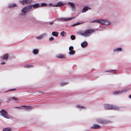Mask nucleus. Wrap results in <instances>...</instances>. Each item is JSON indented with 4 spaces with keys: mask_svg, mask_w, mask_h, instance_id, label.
Here are the masks:
<instances>
[{
    "mask_svg": "<svg viewBox=\"0 0 131 131\" xmlns=\"http://www.w3.org/2000/svg\"><path fill=\"white\" fill-rule=\"evenodd\" d=\"M46 5V4L45 3H42L41 4V6H45Z\"/></svg>",
    "mask_w": 131,
    "mask_h": 131,
    "instance_id": "39",
    "label": "nucleus"
},
{
    "mask_svg": "<svg viewBox=\"0 0 131 131\" xmlns=\"http://www.w3.org/2000/svg\"><path fill=\"white\" fill-rule=\"evenodd\" d=\"M32 7V5H30L28 6H25L21 10V11L22 13L24 15L30 10Z\"/></svg>",
    "mask_w": 131,
    "mask_h": 131,
    "instance_id": "3",
    "label": "nucleus"
},
{
    "mask_svg": "<svg viewBox=\"0 0 131 131\" xmlns=\"http://www.w3.org/2000/svg\"><path fill=\"white\" fill-rule=\"evenodd\" d=\"M13 100L14 101H19V100L16 97H11L8 99V100Z\"/></svg>",
    "mask_w": 131,
    "mask_h": 131,
    "instance_id": "15",
    "label": "nucleus"
},
{
    "mask_svg": "<svg viewBox=\"0 0 131 131\" xmlns=\"http://www.w3.org/2000/svg\"><path fill=\"white\" fill-rule=\"evenodd\" d=\"M58 32H57L53 31V32L52 33V35L53 36L56 37H57L58 36Z\"/></svg>",
    "mask_w": 131,
    "mask_h": 131,
    "instance_id": "20",
    "label": "nucleus"
},
{
    "mask_svg": "<svg viewBox=\"0 0 131 131\" xmlns=\"http://www.w3.org/2000/svg\"><path fill=\"white\" fill-rule=\"evenodd\" d=\"M17 5L16 4L14 3H9L8 5V7L9 8H11L12 7H16Z\"/></svg>",
    "mask_w": 131,
    "mask_h": 131,
    "instance_id": "9",
    "label": "nucleus"
},
{
    "mask_svg": "<svg viewBox=\"0 0 131 131\" xmlns=\"http://www.w3.org/2000/svg\"><path fill=\"white\" fill-rule=\"evenodd\" d=\"M49 5L50 6L52 5V4L50 3L49 4Z\"/></svg>",
    "mask_w": 131,
    "mask_h": 131,
    "instance_id": "45",
    "label": "nucleus"
},
{
    "mask_svg": "<svg viewBox=\"0 0 131 131\" xmlns=\"http://www.w3.org/2000/svg\"><path fill=\"white\" fill-rule=\"evenodd\" d=\"M122 51V48L120 47L114 49L113 50V51L114 52H119Z\"/></svg>",
    "mask_w": 131,
    "mask_h": 131,
    "instance_id": "11",
    "label": "nucleus"
},
{
    "mask_svg": "<svg viewBox=\"0 0 131 131\" xmlns=\"http://www.w3.org/2000/svg\"><path fill=\"white\" fill-rule=\"evenodd\" d=\"M129 97L130 99H131V94L129 96Z\"/></svg>",
    "mask_w": 131,
    "mask_h": 131,
    "instance_id": "44",
    "label": "nucleus"
},
{
    "mask_svg": "<svg viewBox=\"0 0 131 131\" xmlns=\"http://www.w3.org/2000/svg\"><path fill=\"white\" fill-rule=\"evenodd\" d=\"M104 22H105V23L104 24V25H109L110 24V22L107 20H105Z\"/></svg>",
    "mask_w": 131,
    "mask_h": 131,
    "instance_id": "29",
    "label": "nucleus"
},
{
    "mask_svg": "<svg viewBox=\"0 0 131 131\" xmlns=\"http://www.w3.org/2000/svg\"><path fill=\"white\" fill-rule=\"evenodd\" d=\"M104 107L106 109L108 110H119V108L115 105H110L108 104H105L104 105Z\"/></svg>",
    "mask_w": 131,
    "mask_h": 131,
    "instance_id": "2",
    "label": "nucleus"
},
{
    "mask_svg": "<svg viewBox=\"0 0 131 131\" xmlns=\"http://www.w3.org/2000/svg\"><path fill=\"white\" fill-rule=\"evenodd\" d=\"M91 8L89 7L86 6L84 7L83 9L82 10V13H84L87 11L89 9H90Z\"/></svg>",
    "mask_w": 131,
    "mask_h": 131,
    "instance_id": "10",
    "label": "nucleus"
},
{
    "mask_svg": "<svg viewBox=\"0 0 131 131\" xmlns=\"http://www.w3.org/2000/svg\"><path fill=\"white\" fill-rule=\"evenodd\" d=\"M72 19V18H61L60 19L62 20H63L64 21H67L68 20H70Z\"/></svg>",
    "mask_w": 131,
    "mask_h": 131,
    "instance_id": "17",
    "label": "nucleus"
},
{
    "mask_svg": "<svg viewBox=\"0 0 131 131\" xmlns=\"http://www.w3.org/2000/svg\"><path fill=\"white\" fill-rule=\"evenodd\" d=\"M75 53V51L74 50L69 51V54L70 55H73Z\"/></svg>",
    "mask_w": 131,
    "mask_h": 131,
    "instance_id": "24",
    "label": "nucleus"
},
{
    "mask_svg": "<svg viewBox=\"0 0 131 131\" xmlns=\"http://www.w3.org/2000/svg\"><path fill=\"white\" fill-rule=\"evenodd\" d=\"M94 31L93 30H86L85 31L81 30L77 33V34L80 36H82L85 37L89 36L91 35L90 33L94 32Z\"/></svg>",
    "mask_w": 131,
    "mask_h": 131,
    "instance_id": "1",
    "label": "nucleus"
},
{
    "mask_svg": "<svg viewBox=\"0 0 131 131\" xmlns=\"http://www.w3.org/2000/svg\"><path fill=\"white\" fill-rule=\"evenodd\" d=\"M53 39H54V38L53 37H50L49 39V40L50 41L52 40Z\"/></svg>",
    "mask_w": 131,
    "mask_h": 131,
    "instance_id": "40",
    "label": "nucleus"
},
{
    "mask_svg": "<svg viewBox=\"0 0 131 131\" xmlns=\"http://www.w3.org/2000/svg\"><path fill=\"white\" fill-rule=\"evenodd\" d=\"M105 20L102 19H99V23L101 24L102 25H104L105 22Z\"/></svg>",
    "mask_w": 131,
    "mask_h": 131,
    "instance_id": "18",
    "label": "nucleus"
},
{
    "mask_svg": "<svg viewBox=\"0 0 131 131\" xmlns=\"http://www.w3.org/2000/svg\"><path fill=\"white\" fill-rule=\"evenodd\" d=\"M22 107H23V106H20L19 107V106H15V107H14L15 108H19V109H22Z\"/></svg>",
    "mask_w": 131,
    "mask_h": 131,
    "instance_id": "36",
    "label": "nucleus"
},
{
    "mask_svg": "<svg viewBox=\"0 0 131 131\" xmlns=\"http://www.w3.org/2000/svg\"><path fill=\"white\" fill-rule=\"evenodd\" d=\"M5 63V62H2L1 63V64L2 65H3V64H4Z\"/></svg>",
    "mask_w": 131,
    "mask_h": 131,
    "instance_id": "42",
    "label": "nucleus"
},
{
    "mask_svg": "<svg viewBox=\"0 0 131 131\" xmlns=\"http://www.w3.org/2000/svg\"><path fill=\"white\" fill-rule=\"evenodd\" d=\"M71 39L72 40H74L75 38V37L74 35H71L70 37Z\"/></svg>",
    "mask_w": 131,
    "mask_h": 131,
    "instance_id": "33",
    "label": "nucleus"
},
{
    "mask_svg": "<svg viewBox=\"0 0 131 131\" xmlns=\"http://www.w3.org/2000/svg\"><path fill=\"white\" fill-rule=\"evenodd\" d=\"M2 115L4 117L7 118H9L8 115L7 114V112L4 110H2L0 112Z\"/></svg>",
    "mask_w": 131,
    "mask_h": 131,
    "instance_id": "4",
    "label": "nucleus"
},
{
    "mask_svg": "<svg viewBox=\"0 0 131 131\" xmlns=\"http://www.w3.org/2000/svg\"><path fill=\"white\" fill-rule=\"evenodd\" d=\"M91 128L92 129H98L100 128V126L98 124H94Z\"/></svg>",
    "mask_w": 131,
    "mask_h": 131,
    "instance_id": "13",
    "label": "nucleus"
},
{
    "mask_svg": "<svg viewBox=\"0 0 131 131\" xmlns=\"http://www.w3.org/2000/svg\"><path fill=\"white\" fill-rule=\"evenodd\" d=\"M32 1V0H21L20 1V2L22 3L23 5H25L27 4L30 3Z\"/></svg>",
    "mask_w": 131,
    "mask_h": 131,
    "instance_id": "6",
    "label": "nucleus"
},
{
    "mask_svg": "<svg viewBox=\"0 0 131 131\" xmlns=\"http://www.w3.org/2000/svg\"><path fill=\"white\" fill-rule=\"evenodd\" d=\"M115 71H116L115 70H110L106 71H105V72H109L111 73H114V72Z\"/></svg>",
    "mask_w": 131,
    "mask_h": 131,
    "instance_id": "30",
    "label": "nucleus"
},
{
    "mask_svg": "<svg viewBox=\"0 0 131 131\" xmlns=\"http://www.w3.org/2000/svg\"><path fill=\"white\" fill-rule=\"evenodd\" d=\"M68 84V83L67 82H62L60 83V85L62 86H63Z\"/></svg>",
    "mask_w": 131,
    "mask_h": 131,
    "instance_id": "21",
    "label": "nucleus"
},
{
    "mask_svg": "<svg viewBox=\"0 0 131 131\" xmlns=\"http://www.w3.org/2000/svg\"><path fill=\"white\" fill-rule=\"evenodd\" d=\"M88 44V43L87 42L83 41L81 44V46L82 47H85Z\"/></svg>",
    "mask_w": 131,
    "mask_h": 131,
    "instance_id": "14",
    "label": "nucleus"
},
{
    "mask_svg": "<svg viewBox=\"0 0 131 131\" xmlns=\"http://www.w3.org/2000/svg\"><path fill=\"white\" fill-rule=\"evenodd\" d=\"M32 5V7H33V8H36L39 7L40 6L39 4L38 3L35 4L33 5Z\"/></svg>",
    "mask_w": 131,
    "mask_h": 131,
    "instance_id": "27",
    "label": "nucleus"
},
{
    "mask_svg": "<svg viewBox=\"0 0 131 131\" xmlns=\"http://www.w3.org/2000/svg\"><path fill=\"white\" fill-rule=\"evenodd\" d=\"M82 23H80L79 22H78L77 23H75L74 24H73V26H74L76 25H79Z\"/></svg>",
    "mask_w": 131,
    "mask_h": 131,
    "instance_id": "34",
    "label": "nucleus"
},
{
    "mask_svg": "<svg viewBox=\"0 0 131 131\" xmlns=\"http://www.w3.org/2000/svg\"><path fill=\"white\" fill-rule=\"evenodd\" d=\"M66 34V33L64 31H62L60 34V35L62 36H64V35Z\"/></svg>",
    "mask_w": 131,
    "mask_h": 131,
    "instance_id": "35",
    "label": "nucleus"
},
{
    "mask_svg": "<svg viewBox=\"0 0 131 131\" xmlns=\"http://www.w3.org/2000/svg\"><path fill=\"white\" fill-rule=\"evenodd\" d=\"M33 53L35 54H36L38 53V50L35 49H33L32 51Z\"/></svg>",
    "mask_w": 131,
    "mask_h": 131,
    "instance_id": "23",
    "label": "nucleus"
},
{
    "mask_svg": "<svg viewBox=\"0 0 131 131\" xmlns=\"http://www.w3.org/2000/svg\"><path fill=\"white\" fill-rule=\"evenodd\" d=\"M90 22L91 23H99V19L94 20L93 21H91Z\"/></svg>",
    "mask_w": 131,
    "mask_h": 131,
    "instance_id": "32",
    "label": "nucleus"
},
{
    "mask_svg": "<svg viewBox=\"0 0 131 131\" xmlns=\"http://www.w3.org/2000/svg\"><path fill=\"white\" fill-rule=\"evenodd\" d=\"M53 23L52 22H51L49 23V24L50 25H51Z\"/></svg>",
    "mask_w": 131,
    "mask_h": 131,
    "instance_id": "43",
    "label": "nucleus"
},
{
    "mask_svg": "<svg viewBox=\"0 0 131 131\" xmlns=\"http://www.w3.org/2000/svg\"><path fill=\"white\" fill-rule=\"evenodd\" d=\"M73 47L72 46H70L69 48V51H71L73 50Z\"/></svg>",
    "mask_w": 131,
    "mask_h": 131,
    "instance_id": "38",
    "label": "nucleus"
},
{
    "mask_svg": "<svg viewBox=\"0 0 131 131\" xmlns=\"http://www.w3.org/2000/svg\"><path fill=\"white\" fill-rule=\"evenodd\" d=\"M32 66L31 65H27L25 66V67H31Z\"/></svg>",
    "mask_w": 131,
    "mask_h": 131,
    "instance_id": "41",
    "label": "nucleus"
},
{
    "mask_svg": "<svg viewBox=\"0 0 131 131\" xmlns=\"http://www.w3.org/2000/svg\"><path fill=\"white\" fill-rule=\"evenodd\" d=\"M8 56V54H6L4 55L3 57V59H7Z\"/></svg>",
    "mask_w": 131,
    "mask_h": 131,
    "instance_id": "28",
    "label": "nucleus"
},
{
    "mask_svg": "<svg viewBox=\"0 0 131 131\" xmlns=\"http://www.w3.org/2000/svg\"><path fill=\"white\" fill-rule=\"evenodd\" d=\"M16 90V89L15 88L10 89L7 90L6 92H8V91H15V90Z\"/></svg>",
    "mask_w": 131,
    "mask_h": 131,
    "instance_id": "37",
    "label": "nucleus"
},
{
    "mask_svg": "<svg viewBox=\"0 0 131 131\" xmlns=\"http://www.w3.org/2000/svg\"><path fill=\"white\" fill-rule=\"evenodd\" d=\"M97 123L102 124H106L109 122L108 121H106L104 119L100 118H98L96 120Z\"/></svg>",
    "mask_w": 131,
    "mask_h": 131,
    "instance_id": "5",
    "label": "nucleus"
},
{
    "mask_svg": "<svg viewBox=\"0 0 131 131\" xmlns=\"http://www.w3.org/2000/svg\"><path fill=\"white\" fill-rule=\"evenodd\" d=\"M68 4L70 5L71 9L73 11H75V5L74 3L69 2L68 3Z\"/></svg>",
    "mask_w": 131,
    "mask_h": 131,
    "instance_id": "7",
    "label": "nucleus"
},
{
    "mask_svg": "<svg viewBox=\"0 0 131 131\" xmlns=\"http://www.w3.org/2000/svg\"><path fill=\"white\" fill-rule=\"evenodd\" d=\"M23 106L24 107V108L27 111H29L32 109V107L30 106L23 105Z\"/></svg>",
    "mask_w": 131,
    "mask_h": 131,
    "instance_id": "12",
    "label": "nucleus"
},
{
    "mask_svg": "<svg viewBox=\"0 0 131 131\" xmlns=\"http://www.w3.org/2000/svg\"><path fill=\"white\" fill-rule=\"evenodd\" d=\"M11 129L10 127L5 128L3 129V131H10Z\"/></svg>",
    "mask_w": 131,
    "mask_h": 131,
    "instance_id": "25",
    "label": "nucleus"
},
{
    "mask_svg": "<svg viewBox=\"0 0 131 131\" xmlns=\"http://www.w3.org/2000/svg\"><path fill=\"white\" fill-rule=\"evenodd\" d=\"M113 94L114 95H119L121 94V91H116L113 93Z\"/></svg>",
    "mask_w": 131,
    "mask_h": 131,
    "instance_id": "22",
    "label": "nucleus"
},
{
    "mask_svg": "<svg viewBox=\"0 0 131 131\" xmlns=\"http://www.w3.org/2000/svg\"><path fill=\"white\" fill-rule=\"evenodd\" d=\"M46 35V34H44L41 35L39 36L36 37V38L38 39H40L43 37L44 35Z\"/></svg>",
    "mask_w": 131,
    "mask_h": 131,
    "instance_id": "26",
    "label": "nucleus"
},
{
    "mask_svg": "<svg viewBox=\"0 0 131 131\" xmlns=\"http://www.w3.org/2000/svg\"><path fill=\"white\" fill-rule=\"evenodd\" d=\"M65 56L64 55L61 54H59V55H58L57 57L58 58H65Z\"/></svg>",
    "mask_w": 131,
    "mask_h": 131,
    "instance_id": "19",
    "label": "nucleus"
},
{
    "mask_svg": "<svg viewBox=\"0 0 131 131\" xmlns=\"http://www.w3.org/2000/svg\"><path fill=\"white\" fill-rule=\"evenodd\" d=\"M76 107L77 108H85V107L84 106H80L79 105H77L76 106Z\"/></svg>",
    "mask_w": 131,
    "mask_h": 131,
    "instance_id": "31",
    "label": "nucleus"
},
{
    "mask_svg": "<svg viewBox=\"0 0 131 131\" xmlns=\"http://www.w3.org/2000/svg\"><path fill=\"white\" fill-rule=\"evenodd\" d=\"M129 89H126L121 90V93H126L128 92Z\"/></svg>",
    "mask_w": 131,
    "mask_h": 131,
    "instance_id": "16",
    "label": "nucleus"
},
{
    "mask_svg": "<svg viewBox=\"0 0 131 131\" xmlns=\"http://www.w3.org/2000/svg\"><path fill=\"white\" fill-rule=\"evenodd\" d=\"M64 5V4L62 3L61 2H57L56 4L53 6V7H60Z\"/></svg>",
    "mask_w": 131,
    "mask_h": 131,
    "instance_id": "8",
    "label": "nucleus"
}]
</instances>
